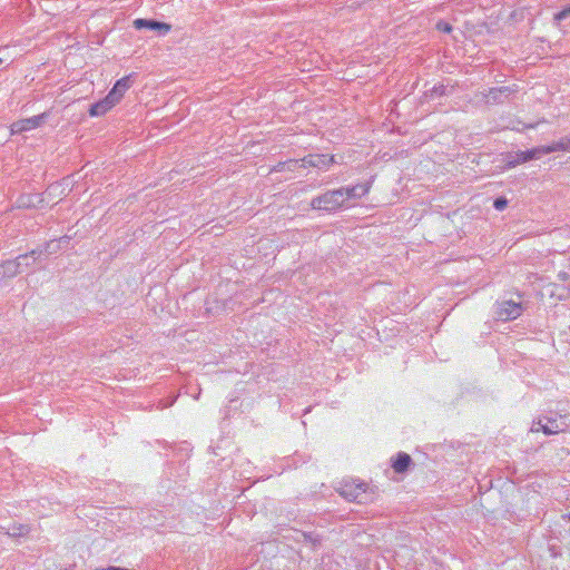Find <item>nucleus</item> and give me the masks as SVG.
Here are the masks:
<instances>
[{"label": "nucleus", "mask_w": 570, "mask_h": 570, "mask_svg": "<svg viewBox=\"0 0 570 570\" xmlns=\"http://www.w3.org/2000/svg\"><path fill=\"white\" fill-rule=\"evenodd\" d=\"M41 203L42 199L39 198V196H32V195H23L18 199V207L20 208H30L36 207V202Z\"/></svg>", "instance_id": "nucleus-15"}, {"label": "nucleus", "mask_w": 570, "mask_h": 570, "mask_svg": "<svg viewBox=\"0 0 570 570\" xmlns=\"http://www.w3.org/2000/svg\"><path fill=\"white\" fill-rule=\"evenodd\" d=\"M29 255H20L13 261H7L0 264V282L4 278H11L18 275L21 271L22 261H27Z\"/></svg>", "instance_id": "nucleus-6"}, {"label": "nucleus", "mask_w": 570, "mask_h": 570, "mask_svg": "<svg viewBox=\"0 0 570 570\" xmlns=\"http://www.w3.org/2000/svg\"><path fill=\"white\" fill-rule=\"evenodd\" d=\"M69 239H70V238H69L68 236H63V237H61L59 240H57V244H61V243H63V244H68ZM55 245H56V242H55V240H52V242H50V243L48 244V248H52Z\"/></svg>", "instance_id": "nucleus-22"}, {"label": "nucleus", "mask_w": 570, "mask_h": 570, "mask_svg": "<svg viewBox=\"0 0 570 570\" xmlns=\"http://www.w3.org/2000/svg\"><path fill=\"white\" fill-rule=\"evenodd\" d=\"M47 118H48V114L42 112L40 115L33 116L30 118L20 119L18 121H14L10 126V131L12 135H16V134H21L24 131H29V130L39 128L40 126H42L45 124Z\"/></svg>", "instance_id": "nucleus-3"}, {"label": "nucleus", "mask_w": 570, "mask_h": 570, "mask_svg": "<svg viewBox=\"0 0 570 570\" xmlns=\"http://www.w3.org/2000/svg\"><path fill=\"white\" fill-rule=\"evenodd\" d=\"M338 493L351 502L362 503L366 497V484L355 483L354 481H346L337 489Z\"/></svg>", "instance_id": "nucleus-2"}, {"label": "nucleus", "mask_w": 570, "mask_h": 570, "mask_svg": "<svg viewBox=\"0 0 570 570\" xmlns=\"http://www.w3.org/2000/svg\"><path fill=\"white\" fill-rule=\"evenodd\" d=\"M29 527L27 524H14L12 528L6 531V534L9 537H23L29 533Z\"/></svg>", "instance_id": "nucleus-16"}, {"label": "nucleus", "mask_w": 570, "mask_h": 570, "mask_svg": "<svg viewBox=\"0 0 570 570\" xmlns=\"http://www.w3.org/2000/svg\"><path fill=\"white\" fill-rule=\"evenodd\" d=\"M493 206L497 210H503L508 206V199L505 197H498L494 200Z\"/></svg>", "instance_id": "nucleus-18"}, {"label": "nucleus", "mask_w": 570, "mask_h": 570, "mask_svg": "<svg viewBox=\"0 0 570 570\" xmlns=\"http://www.w3.org/2000/svg\"><path fill=\"white\" fill-rule=\"evenodd\" d=\"M131 87L130 76L122 77L119 79L112 89L109 91V96L112 100L118 104L124 97L125 92Z\"/></svg>", "instance_id": "nucleus-9"}, {"label": "nucleus", "mask_w": 570, "mask_h": 570, "mask_svg": "<svg viewBox=\"0 0 570 570\" xmlns=\"http://www.w3.org/2000/svg\"><path fill=\"white\" fill-rule=\"evenodd\" d=\"M546 155L554 151H570V137H564L549 146H544Z\"/></svg>", "instance_id": "nucleus-14"}, {"label": "nucleus", "mask_w": 570, "mask_h": 570, "mask_svg": "<svg viewBox=\"0 0 570 570\" xmlns=\"http://www.w3.org/2000/svg\"><path fill=\"white\" fill-rule=\"evenodd\" d=\"M368 189H370V187L367 185H356V186L346 187V188H344V187L338 188V190L342 191V194H343L344 205L351 198H360L363 195L367 194Z\"/></svg>", "instance_id": "nucleus-11"}, {"label": "nucleus", "mask_w": 570, "mask_h": 570, "mask_svg": "<svg viewBox=\"0 0 570 570\" xmlns=\"http://www.w3.org/2000/svg\"><path fill=\"white\" fill-rule=\"evenodd\" d=\"M285 161L284 163H279L278 165H276L272 171H282L286 166H285Z\"/></svg>", "instance_id": "nucleus-24"}, {"label": "nucleus", "mask_w": 570, "mask_h": 570, "mask_svg": "<svg viewBox=\"0 0 570 570\" xmlns=\"http://www.w3.org/2000/svg\"><path fill=\"white\" fill-rule=\"evenodd\" d=\"M285 164H286V165H285V166H286V168H287L288 170H292V171H293V170H296L297 168H303V167L301 166V164H302V159H299V160L291 159V160H288V161H285Z\"/></svg>", "instance_id": "nucleus-19"}, {"label": "nucleus", "mask_w": 570, "mask_h": 570, "mask_svg": "<svg viewBox=\"0 0 570 570\" xmlns=\"http://www.w3.org/2000/svg\"><path fill=\"white\" fill-rule=\"evenodd\" d=\"M532 432H539L542 431L547 435L556 434L558 432L563 431V429L559 428L557 420L549 419L546 424H541V422H538L531 428Z\"/></svg>", "instance_id": "nucleus-12"}, {"label": "nucleus", "mask_w": 570, "mask_h": 570, "mask_svg": "<svg viewBox=\"0 0 570 570\" xmlns=\"http://www.w3.org/2000/svg\"><path fill=\"white\" fill-rule=\"evenodd\" d=\"M569 520H570V513H569Z\"/></svg>", "instance_id": "nucleus-27"}, {"label": "nucleus", "mask_w": 570, "mask_h": 570, "mask_svg": "<svg viewBox=\"0 0 570 570\" xmlns=\"http://www.w3.org/2000/svg\"><path fill=\"white\" fill-rule=\"evenodd\" d=\"M29 255V258L27 261H22V265L21 266H30V263H29V259L32 258L33 261H36V255H37V252L36 250H32Z\"/></svg>", "instance_id": "nucleus-23"}, {"label": "nucleus", "mask_w": 570, "mask_h": 570, "mask_svg": "<svg viewBox=\"0 0 570 570\" xmlns=\"http://www.w3.org/2000/svg\"><path fill=\"white\" fill-rule=\"evenodd\" d=\"M335 163L334 156L327 157L326 155H308L302 159V167H316L327 168L330 165Z\"/></svg>", "instance_id": "nucleus-8"}, {"label": "nucleus", "mask_w": 570, "mask_h": 570, "mask_svg": "<svg viewBox=\"0 0 570 570\" xmlns=\"http://www.w3.org/2000/svg\"><path fill=\"white\" fill-rule=\"evenodd\" d=\"M344 206L343 194L337 189L327 190L326 193L314 197L311 207L316 210L334 212Z\"/></svg>", "instance_id": "nucleus-1"}, {"label": "nucleus", "mask_w": 570, "mask_h": 570, "mask_svg": "<svg viewBox=\"0 0 570 570\" xmlns=\"http://www.w3.org/2000/svg\"><path fill=\"white\" fill-rule=\"evenodd\" d=\"M116 105L112 98L107 95L104 99L90 106L89 115L91 117L102 116Z\"/></svg>", "instance_id": "nucleus-10"}, {"label": "nucleus", "mask_w": 570, "mask_h": 570, "mask_svg": "<svg viewBox=\"0 0 570 570\" xmlns=\"http://www.w3.org/2000/svg\"><path fill=\"white\" fill-rule=\"evenodd\" d=\"M522 313L521 304L514 303L512 301H504L498 305L497 316L503 321L515 320Z\"/></svg>", "instance_id": "nucleus-5"}, {"label": "nucleus", "mask_w": 570, "mask_h": 570, "mask_svg": "<svg viewBox=\"0 0 570 570\" xmlns=\"http://www.w3.org/2000/svg\"><path fill=\"white\" fill-rule=\"evenodd\" d=\"M543 155H546L544 146L535 147L527 151H519L514 155L509 154L507 157V166L510 168L515 167L519 164H523L532 159H539Z\"/></svg>", "instance_id": "nucleus-4"}, {"label": "nucleus", "mask_w": 570, "mask_h": 570, "mask_svg": "<svg viewBox=\"0 0 570 570\" xmlns=\"http://www.w3.org/2000/svg\"><path fill=\"white\" fill-rule=\"evenodd\" d=\"M2 63V59L0 58V65Z\"/></svg>", "instance_id": "nucleus-26"}, {"label": "nucleus", "mask_w": 570, "mask_h": 570, "mask_svg": "<svg viewBox=\"0 0 570 570\" xmlns=\"http://www.w3.org/2000/svg\"><path fill=\"white\" fill-rule=\"evenodd\" d=\"M134 27L136 29H151L158 31L160 35H166L171 30V26L169 23L141 18L134 20Z\"/></svg>", "instance_id": "nucleus-7"}, {"label": "nucleus", "mask_w": 570, "mask_h": 570, "mask_svg": "<svg viewBox=\"0 0 570 570\" xmlns=\"http://www.w3.org/2000/svg\"><path fill=\"white\" fill-rule=\"evenodd\" d=\"M512 91L513 90L510 87H502V88H499V89H491L490 94H489V98H492L493 100H498V96L499 95H507L508 96Z\"/></svg>", "instance_id": "nucleus-17"}, {"label": "nucleus", "mask_w": 570, "mask_h": 570, "mask_svg": "<svg viewBox=\"0 0 570 570\" xmlns=\"http://www.w3.org/2000/svg\"><path fill=\"white\" fill-rule=\"evenodd\" d=\"M436 29L441 32H451L452 26L445 21H439L436 23Z\"/></svg>", "instance_id": "nucleus-21"}, {"label": "nucleus", "mask_w": 570, "mask_h": 570, "mask_svg": "<svg viewBox=\"0 0 570 570\" xmlns=\"http://www.w3.org/2000/svg\"><path fill=\"white\" fill-rule=\"evenodd\" d=\"M412 463V459L407 453L401 452L392 463V468L396 473H404Z\"/></svg>", "instance_id": "nucleus-13"}, {"label": "nucleus", "mask_w": 570, "mask_h": 570, "mask_svg": "<svg viewBox=\"0 0 570 570\" xmlns=\"http://www.w3.org/2000/svg\"><path fill=\"white\" fill-rule=\"evenodd\" d=\"M570 17V6L554 14L556 21H561Z\"/></svg>", "instance_id": "nucleus-20"}, {"label": "nucleus", "mask_w": 570, "mask_h": 570, "mask_svg": "<svg viewBox=\"0 0 570 570\" xmlns=\"http://www.w3.org/2000/svg\"><path fill=\"white\" fill-rule=\"evenodd\" d=\"M540 122H544V120H539L538 122L527 125L525 127H527V128H534V127H535L538 124H540Z\"/></svg>", "instance_id": "nucleus-25"}]
</instances>
